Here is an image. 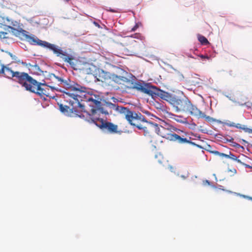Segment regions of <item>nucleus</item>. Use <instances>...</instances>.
Masks as SVG:
<instances>
[{"label": "nucleus", "instance_id": "13", "mask_svg": "<svg viewBox=\"0 0 252 252\" xmlns=\"http://www.w3.org/2000/svg\"><path fill=\"white\" fill-rule=\"evenodd\" d=\"M7 31H0V38L6 39V41L12 39V36L13 35V31L16 30L11 26H7Z\"/></svg>", "mask_w": 252, "mask_h": 252}, {"label": "nucleus", "instance_id": "14", "mask_svg": "<svg viewBox=\"0 0 252 252\" xmlns=\"http://www.w3.org/2000/svg\"><path fill=\"white\" fill-rule=\"evenodd\" d=\"M170 141H177L178 143L181 144L188 143L193 145H196L197 146L199 147L198 145L195 144L194 142H191L190 140H189L186 138L181 137L180 136L175 133L174 135H172V137Z\"/></svg>", "mask_w": 252, "mask_h": 252}, {"label": "nucleus", "instance_id": "22", "mask_svg": "<svg viewBox=\"0 0 252 252\" xmlns=\"http://www.w3.org/2000/svg\"><path fill=\"white\" fill-rule=\"evenodd\" d=\"M155 158H157V159H158V161L159 163H162V161L161 160L160 158H162V156H161L160 154H159V155H156L155 156Z\"/></svg>", "mask_w": 252, "mask_h": 252}, {"label": "nucleus", "instance_id": "12", "mask_svg": "<svg viewBox=\"0 0 252 252\" xmlns=\"http://www.w3.org/2000/svg\"><path fill=\"white\" fill-rule=\"evenodd\" d=\"M113 76L114 74L102 71L101 73H100L99 76L100 80L102 82H103L109 85H112L113 82Z\"/></svg>", "mask_w": 252, "mask_h": 252}, {"label": "nucleus", "instance_id": "19", "mask_svg": "<svg viewBox=\"0 0 252 252\" xmlns=\"http://www.w3.org/2000/svg\"><path fill=\"white\" fill-rule=\"evenodd\" d=\"M229 138H227L226 140L228 142H233L234 143V144L233 145V147L237 148H239V147H241V146L239 144L233 142L234 139L232 137L229 136Z\"/></svg>", "mask_w": 252, "mask_h": 252}, {"label": "nucleus", "instance_id": "31", "mask_svg": "<svg viewBox=\"0 0 252 252\" xmlns=\"http://www.w3.org/2000/svg\"><path fill=\"white\" fill-rule=\"evenodd\" d=\"M169 169H170V171H171V172H174V167H173V166H170L169 167Z\"/></svg>", "mask_w": 252, "mask_h": 252}, {"label": "nucleus", "instance_id": "26", "mask_svg": "<svg viewBox=\"0 0 252 252\" xmlns=\"http://www.w3.org/2000/svg\"><path fill=\"white\" fill-rule=\"evenodd\" d=\"M227 126L230 127H235V124L234 123H229L226 124Z\"/></svg>", "mask_w": 252, "mask_h": 252}, {"label": "nucleus", "instance_id": "16", "mask_svg": "<svg viewBox=\"0 0 252 252\" xmlns=\"http://www.w3.org/2000/svg\"><path fill=\"white\" fill-rule=\"evenodd\" d=\"M198 39L202 45H207L209 43L208 39L202 35H198Z\"/></svg>", "mask_w": 252, "mask_h": 252}, {"label": "nucleus", "instance_id": "24", "mask_svg": "<svg viewBox=\"0 0 252 252\" xmlns=\"http://www.w3.org/2000/svg\"><path fill=\"white\" fill-rule=\"evenodd\" d=\"M211 153L214 154L215 155L219 156L220 157L221 153L217 151H209Z\"/></svg>", "mask_w": 252, "mask_h": 252}, {"label": "nucleus", "instance_id": "3", "mask_svg": "<svg viewBox=\"0 0 252 252\" xmlns=\"http://www.w3.org/2000/svg\"><path fill=\"white\" fill-rule=\"evenodd\" d=\"M62 85L67 91V92H64L66 97L68 96L70 98H76L82 100H84L83 98L84 97L86 101L89 103V105L92 107L91 111L93 115L96 113L97 110L101 111V102L93 98L92 96L87 94V88L86 87L74 82L72 84H69L64 80V83Z\"/></svg>", "mask_w": 252, "mask_h": 252}, {"label": "nucleus", "instance_id": "21", "mask_svg": "<svg viewBox=\"0 0 252 252\" xmlns=\"http://www.w3.org/2000/svg\"><path fill=\"white\" fill-rule=\"evenodd\" d=\"M203 185L204 186L208 185V186H212V184L209 181H208L207 180H205L203 181ZM213 187H215L214 186H213Z\"/></svg>", "mask_w": 252, "mask_h": 252}, {"label": "nucleus", "instance_id": "27", "mask_svg": "<svg viewBox=\"0 0 252 252\" xmlns=\"http://www.w3.org/2000/svg\"><path fill=\"white\" fill-rule=\"evenodd\" d=\"M84 65L85 66V67H82L81 68H79L78 69H80V70H84L86 68H87V66H88L89 65V64L87 63H85L84 64Z\"/></svg>", "mask_w": 252, "mask_h": 252}, {"label": "nucleus", "instance_id": "18", "mask_svg": "<svg viewBox=\"0 0 252 252\" xmlns=\"http://www.w3.org/2000/svg\"><path fill=\"white\" fill-rule=\"evenodd\" d=\"M229 158H230L233 160L236 161L237 162H238L239 163H242L240 159H238L237 157L236 156H235L234 155H233V154H232L231 152H229Z\"/></svg>", "mask_w": 252, "mask_h": 252}, {"label": "nucleus", "instance_id": "2", "mask_svg": "<svg viewBox=\"0 0 252 252\" xmlns=\"http://www.w3.org/2000/svg\"><path fill=\"white\" fill-rule=\"evenodd\" d=\"M0 74L8 78H13V80L19 83L26 91L36 94L39 96H50V90H58L55 86H50L45 83L37 82L27 73L14 71L8 66L0 63Z\"/></svg>", "mask_w": 252, "mask_h": 252}, {"label": "nucleus", "instance_id": "6", "mask_svg": "<svg viewBox=\"0 0 252 252\" xmlns=\"http://www.w3.org/2000/svg\"><path fill=\"white\" fill-rule=\"evenodd\" d=\"M26 38L27 40L32 45H39L52 50L57 56L60 57L65 62L71 64V61L73 60L72 56L63 51L60 47L56 45L41 40L35 36L27 35Z\"/></svg>", "mask_w": 252, "mask_h": 252}, {"label": "nucleus", "instance_id": "11", "mask_svg": "<svg viewBox=\"0 0 252 252\" xmlns=\"http://www.w3.org/2000/svg\"><path fill=\"white\" fill-rule=\"evenodd\" d=\"M159 96L161 99L168 101L170 104L172 103V101L173 100L175 97H173L169 93L165 92L158 89L157 87L154 86L152 96Z\"/></svg>", "mask_w": 252, "mask_h": 252}, {"label": "nucleus", "instance_id": "15", "mask_svg": "<svg viewBox=\"0 0 252 252\" xmlns=\"http://www.w3.org/2000/svg\"><path fill=\"white\" fill-rule=\"evenodd\" d=\"M50 77L54 80L55 83L57 84L58 86L62 85L64 83V80L63 78L57 77L54 74H52Z\"/></svg>", "mask_w": 252, "mask_h": 252}, {"label": "nucleus", "instance_id": "20", "mask_svg": "<svg viewBox=\"0 0 252 252\" xmlns=\"http://www.w3.org/2000/svg\"><path fill=\"white\" fill-rule=\"evenodd\" d=\"M142 23L140 22L136 23L135 26L131 29L130 32L135 31L139 27L142 26Z\"/></svg>", "mask_w": 252, "mask_h": 252}, {"label": "nucleus", "instance_id": "28", "mask_svg": "<svg viewBox=\"0 0 252 252\" xmlns=\"http://www.w3.org/2000/svg\"><path fill=\"white\" fill-rule=\"evenodd\" d=\"M189 177V173H187L185 175H182L181 176V177L183 178V179H186Z\"/></svg>", "mask_w": 252, "mask_h": 252}, {"label": "nucleus", "instance_id": "7", "mask_svg": "<svg viewBox=\"0 0 252 252\" xmlns=\"http://www.w3.org/2000/svg\"><path fill=\"white\" fill-rule=\"evenodd\" d=\"M84 100L69 98V103L70 104V106L60 104L59 105L60 110L68 116H71V114H74L76 116L80 118L85 117V114H81V112H83L87 116H90V114L84 110V105L81 103Z\"/></svg>", "mask_w": 252, "mask_h": 252}, {"label": "nucleus", "instance_id": "32", "mask_svg": "<svg viewBox=\"0 0 252 252\" xmlns=\"http://www.w3.org/2000/svg\"><path fill=\"white\" fill-rule=\"evenodd\" d=\"M242 196H243V197H244V198H248V199H250V200H252V197H251L247 196L244 195H242Z\"/></svg>", "mask_w": 252, "mask_h": 252}, {"label": "nucleus", "instance_id": "25", "mask_svg": "<svg viewBox=\"0 0 252 252\" xmlns=\"http://www.w3.org/2000/svg\"><path fill=\"white\" fill-rule=\"evenodd\" d=\"M199 57H200L202 59H209V57L207 55H198Z\"/></svg>", "mask_w": 252, "mask_h": 252}, {"label": "nucleus", "instance_id": "9", "mask_svg": "<svg viewBox=\"0 0 252 252\" xmlns=\"http://www.w3.org/2000/svg\"><path fill=\"white\" fill-rule=\"evenodd\" d=\"M130 85V86L128 87L129 88L135 89L138 91L152 96L154 88V86L149 83H141L140 82L133 83V82L132 84Z\"/></svg>", "mask_w": 252, "mask_h": 252}, {"label": "nucleus", "instance_id": "5", "mask_svg": "<svg viewBox=\"0 0 252 252\" xmlns=\"http://www.w3.org/2000/svg\"><path fill=\"white\" fill-rule=\"evenodd\" d=\"M142 40L140 33H135L133 36L123 37L120 40V44L124 47V52L126 55H132L144 48Z\"/></svg>", "mask_w": 252, "mask_h": 252}, {"label": "nucleus", "instance_id": "33", "mask_svg": "<svg viewBox=\"0 0 252 252\" xmlns=\"http://www.w3.org/2000/svg\"><path fill=\"white\" fill-rule=\"evenodd\" d=\"M242 163L243 165H245L246 167H249V168H251V167H252V166H250V165H248V164H247L243 163H242Z\"/></svg>", "mask_w": 252, "mask_h": 252}, {"label": "nucleus", "instance_id": "34", "mask_svg": "<svg viewBox=\"0 0 252 252\" xmlns=\"http://www.w3.org/2000/svg\"><path fill=\"white\" fill-rule=\"evenodd\" d=\"M65 2H68L70 0H63Z\"/></svg>", "mask_w": 252, "mask_h": 252}, {"label": "nucleus", "instance_id": "30", "mask_svg": "<svg viewBox=\"0 0 252 252\" xmlns=\"http://www.w3.org/2000/svg\"><path fill=\"white\" fill-rule=\"evenodd\" d=\"M107 10L109 11H110L111 12H114V13L117 12V11L116 10L110 8L109 9H108Z\"/></svg>", "mask_w": 252, "mask_h": 252}, {"label": "nucleus", "instance_id": "10", "mask_svg": "<svg viewBox=\"0 0 252 252\" xmlns=\"http://www.w3.org/2000/svg\"><path fill=\"white\" fill-rule=\"evenodd\" d=\"M122 73L121 75H118L114 74L113 76V82L118 84H132V81H131L128 76L129 74L125 70H121Z\"/></svg>", "mask_w": 252, "mask_h": 252}, {"label": "nucleus", "instance_id": "8", "mask_svg": "<svg viewBox=\"0 0 252 252\" xmlns=\"http://www.w3.org/2000/svg\"><path fill=\"white\" fill-rule=\"evenodd\" d=\"M92 121L96 126L102 130L107 131L111 134H121L122 133V131L119 129L118 126L111 122H107L102 119H92Z\"/></svg>", "mask_w": 252, "mask_h": 252}, {"label": "nucleus", "instance_id": "1", "mask_svg": "<svg viewBox=\"0 0 252 252\" xmlns=\"http://www.w3.org/2000/svg\"><path fill=\"white\" fill-rule=\"evenodd\" d=\"M111 105L112 108L123 115L130 125L142 130L147 140L154 147H156L158 142L157 134L170 140L172 135L175 134L174 131L175 128L170 125L162 126L147 121L145 116L141 113H136L127 107L116 106L112 103H111Z\"/></svg>", "mask_w": 252, "mask_h": 252}, {"label": "nucleus", "instance_id": "17", "mask_svg": "<svg viewBox=\"0 0 252 252\" xmlns=\"http://www.w3.org/2000/svg\"><path fill=\"white\" fill-rule=\"evenodd\" d=\"M235 127L243 129L245 132L252 133V129L249 128L243 127L240 124H235Z\"/></svg>", "mask_w": 252, "mask_h": 252}, {"label": "nucleus", "instance_id": "4", "mask_svg": "<svg viewBox=\"0 0 252 252\" xmlns=\"http://www.w3.org/2000/svg\"><path fill=\"white\" fill-rule=\"evenodd\" d=\"M171 105L176 112H183L194 116L198 118H204L207 122H211L213 118L206 116L198 109L188 98H179L174 97Z\"/></svg>", "mask_w": 252, "mask_h": 252}, {"label": "nucleus", "instance_id": "29", "mask_svg": "<svg viewBox=\"0 0 252 252\" xmlns=\"http://www.w3.org/2000/svg\"><path fill=\"white\" fill-rule=\"evenodd\" d=\"M220 157H225L226 158H229V155H227V154H224V153H221V155H220Z\"/></svg>", "mask_w": 252, "mask_h": 252}, {"label": "nucleus", "instance_id": "23", "mask_svg": "<svg viewBox=\"0 0 252 252\" xmlns=\"http://www.w3.org/2000/svg\"><path fill=\"white\" fill-rule=\"evenodd\" d=\"M7 1L4 0H0V6L1 7H6Z\"/></svg>", "mask_w": 252, "mask_h": 252}]
</instances>
